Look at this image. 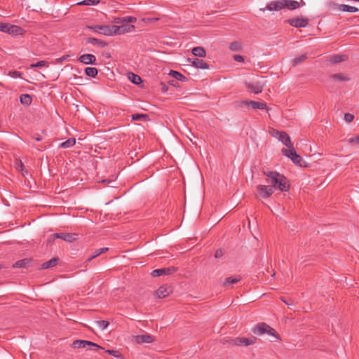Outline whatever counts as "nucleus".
Here are the masks:
<instances>
[{
  "mask_svg": "<svg viewBox=\"0 0 359 359\" xmlns=\"http://www.w3.org/2000/svg\"><path fill=\"white\" fill-rule=\"evenodd\" d=\"M263 174L266 177V182L271 184L273 189H278L284 192L290 189V182L283 175L276 171H263Z\"/></svg>",
  "mask_w": 359,
  "mask_h": 359,
  "instance_id": "nucleus-1",
  "label": "nucleus"
},
{
  "mask_svg": "<svg viewBox=\"0 0 359 359\" xmlns=\"http://www.w3.org/2000/svg\"><path fill=\"white\" fill-rule=\"evenodd\" d=\"M252 332L256 335L266 334L273 336L276 339H280L277 332L264 323L257 324L253 329Z\"/></svg>",
  "mask_w": 359,
  "mask_h": 359,
  "instance_id": "nucleus-2",
  "label": "nucleus"
},
{
  "mask_svg": "<svg viewBox=\"0 0 359 359\" xmlns=\"http://www.w3.org/2000/svg\"><path fill=\"white\" fill-rule=\"evenodd\" d=\"M252 332L256 335L266 334L273 336L276 339H280L277 332L264 323L257 324L253 329Z\"/></svg>",
  "mask_w": 359,
  "mask_h": 359,
  "instance_id": "nucleus-3",
  "label": "nucleus"
},
{
  "mask_svg": "<svg viewBox=\"0 0 359 359\" xmlns=\"http://www.w3.org/2000/svg\"><path fill=\"white\" fill-rule=\"evenodd\" d=\"M256 338H247V337H236L231 338L226 341V343L238 346H249L255 343Z\"/></svg>",
  "mask_w": 359,
  "mask_h": 359,
  "instance_id": "nucleus-4",
  "label": "nucleus"
},
{
  "mask_svg": "<svg viewBox=\"0 0 359 359\" xmlns=\"http://www.w3.org/2000/svg\"><path fill=\"white\" fill-rule=\"evenodd\" d=\"M111 29H113V35H118L124 33L131 32L134 29L135 26L123 23L121 25H112Z\"/></svg>",
  "mask_w": 359,
  "mask_h": 359,
  "instance_id": "nucleus-5",
  "label": "nucleus"
},
{
  "mask_svg": "<svg viewBox=\"0 0 359 359\" xmlns=\"http://www.w3.org/2000/svg\"><path fill=\"white\" fill-rule=\"evenodd\" d=\"M112 25H95V26H88L87 28L93 30L95 32H98L106 36H112L113 35V29H111Z\"/></svg>",
  "mask_w": 359,
  "mask_h": 359,
  "instance_id": "nucleus-6",
  "label": "nucleus"
},
{
  "mask_svg": "<svg viewBox=\"0 0 359 359\" xmlns=\"http://www.w3.org/2000/svg\"><path fill=\"white\" fill-rule=\"evenodd\" d=\"M276 138H278L284 145H285L287 148L292 147V142L290 140V137L287 134V133L284 131H278L274 130V135Z\"/></svg>",
  "mask_w": 359,
  "mask_h": 359,
  "instance_id": "nucleus-7",
  "label": "nucleus"
},
{
  "mask_svg": "<svg viewBox=\"0 0 359 359\" xmlns=\"http://www.w3.org/2000/svg\"><path fill=\"white\" fill-rule=\"evenodd\" d=\"M286 22L296 28L306 27L309 25V20L304 18H292Z\"/></svg>",
  "mask_w": 359,
  "mask_h": 359,
  "instance_id": "nucleus-8",
  "label": "nucleus"
},
{
  "mask_svg": "<svg viewBox=\"0 0 359 359\" xmlns=\"http://www.w3.org/2000/svg\"><path fill=\"white\" fill-rule=\"evenodd\" d=\"M257 189L259 196L263 198H269L274 192L273 187L266 185H258Z\"/></svg>",
  "mask_w": 359,
  "mask_h": 359,
  "instance_id": "nucleus-9",
  "label": "nucleus"
},
{
  "mask_svg": "<svg viewBox=\"0 0 359 359\" xmlns=\"http://www.w3.org/2000/svg\"><path fill=\"white\" fill-rule=\"evenodd\" d=\"M177 271V268L174 266L162 268L154 270L151 275L153 277H158L161 276L170 275L175 273Z\"/></svg>",
  "mask_w": 359,
  "mask_h": 359,
  "instance_id": "nucleus-10",
  "label": "nucleus"
},
{
  "mask_svg": "<svg viewBox=\"0 0 359 359\" xmlns=\"http://www.w3.org/2000/svg\"><path fill=\"white\" fill-rule=\"evenodd\" d=\"M73 345L75 348H84L87 346L95 347L97 349H103L102 347L98 344L87 340H75L73 342Z\"/></svg>",
  "mask_w": 359,
  "mask_h": 359,
  "instance_id": "nucleus-11",
  "label": "nucleus"
},
{
  "mask_svg": "<svg viewBox=\"0 0 359 359\" xmlns=\"http://www.w3.org/2000/svg\"><path fill=\"white\" fill-rule=\"evenodd\" d=\"M76 234L72 233H55L52 234L53 239L60 238L65 241L71 243L76 240Z\"/></svg>",
  "mask_w": 359,
  "mask_h": 359,
  "instance_id": "nucleus-12",
  "label": "nucleus"
},
{
  "mask_svg": "<svg viewBox=\"0 0 359 359\" xmlns=\"http://www.w3.org/2000/svg\"><path fill=\"white\" fill-rule=\"evenodd\" d=\"M188 61L191 63V65L198 69H208L210 68L209 65L202 59L194 58L188 59Z\"/></svg>",
  "mask_w": 359,
  "mask_h": 359,
  "instance_id": "nucleus-13",
  "label": "nucleus"
},
{
  "mask_svg": "<svg viewBox=\"0 0 359 359\" xmlns=\"http://www.w3.org/2000/svg\"><path fill=\"white\" fill-rule=\"evenodd\" d=\"M245 86L248 89L253 92L255 94H259L263 90V86L258 81L252 83L245 82Z\"/></svg>",
  "mask_w": 359,
  "mask_h": 359,
  "instance_id": "nucleus-14",
  "label": "nucleus"
},
{
  "mask_svg": "<svg viewBox=\"0 0 359 359\" xmlns=\"http://www.w3.org/2000/svg\"><path fill=\"white\" fill-rule=\"evenodd\" d=\"M284 8V4H283V0L276 1H271L269 4H268L265 8L262 9V11H264L265 9H267L270 11H280L281 9Z\"/></svg>",
  "mask_w": 359,
  "mask_h": 359,
  "instance_id": "nucleus-15",
  "label": "nucleus"
},
{
  "mask_svg": "<svg viewBox=\"0 0 359 359\" xmlns=\"http://www.w3.org/2000/svg\"><path fill=\"white\" fill-rule=\"evenodd\" d=\"M78 60L85 65H95L96 57L93 54H83L78 58Z\"/></svg>",
  "mask_w": 359,
  "mask_h": 359,
  "instance_id": "nucleus-16",
  "label": "nucleus"
},
{
  "mask_svg": "<svg viewBox=\"0 0 359 359\" xmlns=\"http://www.w3.org/2000/svg\"><path fill=\"white\" fill-rule=\"evenodd\" d=\"M172 292V289L170 286L162 285L158 287L156 293L158 298H164L168 297Z\"/></svg>",
  "mask_w": 359,
  "mask_h": 359,
  "instance_id": "nucleus-17",
  "label": "nucleus"
},
{
  "mask_svg": "<svg viewBox=\"0 0 359 359\" xmlns=\"http://www.w3.org/2000/svg\"><path fill=\"white\" fill-rule=\"evenodd\" d=\"M135 341L137 344H144V343L149 344L154 341L153 336L148 334L137 335V336H135Z\"/></svg>",
  "mask_w": 359,
  "mask_h": 359,
  "instance_id": "nucleus-18",
  "label": "nucleus"
},
{
  "mask_svg": "<svg viewBox=\"0 0 359 359\" xmlns=\"http://www.w3.org/2000/svg\"><path fill=\"white\" fill-rule=\"evenodd\" d=\"M6 33H8L13 35H22L24 33V30L19 26L8 25Z\"/></svg>",
  "mask_w": 359,
  "mask_h": 359,
  "instance_id": "nucleus-19",
  "label": "nucleus"
},
{
  "mask_svg": "<svg viewBox=\"0 0 359 359\" xmlns=\"http://www.w3.org/2000/svg\"><path fill=\"white\" fill-rule=\"evenodd\" d=\"M241 280V276H239V275L236 276L227 277L223 281L222 285H223L224 287H228V286H229L231 285L237 283Z\"/></svg>",
  "mask_w": 359,
  "mask_h": 359,
  "instance_id": "nucleus-20",
  "label": "nucleus"
},
{
  "mask_svg": "<svg viewBox=\"0 0 359 359\" xmlns=\"http://www.w3.org/2000/svg\"><path fill=\"white\" fill-rule=\"evenodd\" d=\"M32 262V259L29 258L22 259L15 262L13 264V268H25L29 267L30 263Z\"/></svg>",
  "mask_w": 359,
  "mask_h": 359,
  "instance_id": "nucleus-21",
  "label": "nucleus"
},
{
  "mask_svg": "<svg viewBox=\"0 0 359 359\" xmlns=\"http://www.w3.org/2000/svg\"><path fill=\"white\" fill-rule=\"evenodd\" d=\"M86 41L88 43L96 45L102 48H104L107 46V42L93 37L86 38Z\"/></svg>",
  "mask_w": 359,
  "mask_h": 359,
  "instance_id": "nucleus-22",
  "label": "nucleus"
},
{
  "mask_svg": "<svg viewBox=\"0 0 359 359\" xmlns=\"http://www.w3.org/2000/svg\"><path fill=\"white\" fill-rule=\"evenodd\" d=\"M325 6L328 11L335 12L341 11V5L337 4L333 1H327L325 4Z\"/></svg>",
  "mask_w": 359,
  "mask_h": 359,
  "instance_id": "nucleus-23",
  "label": "nucleus"
},
{
  "mask_svg": "<svg viewBox=\"0 0 359 359\" xmlns=\"http://www.w3.org/2000/svg\"><path fill=\"white\" fill-rule=\"evenodd\" d=\"M191 53L194 55L199 57H205L206 56V51L204 48L201 46H196L193 48Z\"/></svg>",
  "mask_w": 359,
  "mask_h": 359,
  "instance_id": "nucleus-24",
  "label": "nucleus"
},
{
  "mask_svg": "<svg viewBox=\"0 0 359 359\" xmlns=\"http://www.w3.org/2000/svg\"><path fill=\"white\" fill-rule=\"evenodd\" d=\"M59 258L58 257H53L50 259L49 261L46 262L41 264V269H47L50 267H53L56 266L59 262Z\"/></svg>",
  "mask_w": 359,
  "mask_h": 359,
  "instance_id": "nucleus-25",
  "label": "nucleus"
},
{
  "mask_svg": "<svg viewBox=\"0 0 359 359\" xmlns=\"http://www.w3.org/2000/svg\"><path fill=\"white\" fill-rule=\"evenodd\" d=\"M284 8H287L290 10H294L299 6L297 1L294 0H283Z\"/></svg>",
  "mask_w": 359,
  "mask_h": 359,
  "instance_id": "nucleus-26",
  "label": "nucleus"
},
{
  "mask_svg": "<svg viewBox=\"0 0 359 359\" xmlns=\"http://www.w3.org/2000/svg\"><path fill=\"white\" fill-rule=\"evenodd\" d=\"M346 55H334L331 56L330 61L333 64H337L348 60Z\"/></svg>",
  "mask_w": 359,
  "mask_h": 359,
  "instance_id": "nucleus-27",
  "label": "nucleus"
},
{
  "mask_svg": "<svg viewBox=\"0 0 359 359\" xmlns=\"http://www.w3.org/2000/svg\"><path fill=\"white\" fill-rule=\"evenodd\" d=\"M249 107H251L254 109H267V106L264 102H260L257 101L249 100Z\"/></svg>",
  "mask_w": 359,
  "mask_h": 359,
  "instance_id": "nucleus-28",
  "label": "nucleus"
},
{
  "mask_svg": "<svg viewBox=\"0 0 359 359\" xmlns=\"http://www.w3.org/2000/svg\"><path fill=\"white\" fill-rule=\"evenodd\" d=\"M330 79L339 81H350V78L345 76L342 73L334 74L330 76Z\"/></svg>",
  "mask_w": 359,
  "mask_h": 359,
  "instance_id": "nucleus-29",
  "label": "nucleus"
},
{
  "mask_svg": "<svg viewBox=\"0 0 359 359\" xmlns=\"http://www.w3.org/2000/svg\"><path fill=\"white\" fill-rule=\"evenodd\" d=\"M108 248H100V249H97L94 251L93 254L89 257L88 259H87V262H90L91 261L92 259H93L94 258L98 257L99 255H100L101 254L107 252L108 250Z\"/></svg>",
  "mask_w": 359,
  "mask_h": 359,
  "instance_id": "nucleus-30",
  "label": "nucleus"
},
{
  "mask_svg": "<svg viewBox=\"0 0 359 359\" xmlns=\"http://www.w3.org/2000/svg\"><path fill=\"white\" fill-rule=\"evenodd\" d=\"M84 71L88 76L92 78H95L98 74V70L95 67H86Z\"/></svg>",
  "mask_w": 359,
  "mask_h": 359,
  "instance_id": "nucleus-31",
  "label": "nucleus"
},
{
  "mask_svg": "<svg viewBox=\"0 0 359 359\" xmlns=\"http://www.w3.org/2000/svg\"><path fill=\"white\" fill-rule=\"evenodd\" d=\"M170 75H171L173 78H175V79H177L178 81H185L187 80L186 76H184L181 73L178 72L177 71L171 70L170 72Z\"/></svg>",
  "mask_w": 359,
  "mask_h": 359,
  "instance_id": "nucleus-32",
  "label": "nucleus"
},
{
  "mask_svg": "<svg viewBox=\"0 0 359 359\" xmlns=\"http://www.w3.org/2000/svg\"><path fill=\"white\" fill-rule=\"evenodd\" d=\"M20 103L25 105H29L32 103V98L28 94H23L20 97Z\"/></svg>",
  "mask_w": 359,
  "mask_h": 359,
  "instance_id": "nucleus-33",
  "label": "nucleus"
},
{
  "mask_svg": "<svg viewBox=\"0 0 359 359\" xmlns=\"http://www.w3.org/2000/svg\"><path fill=\"white\" fill-rule=\"evenodd\" d=\"M76 144V140L74 138H69L67 140L62 142L60 145L62 148H69L73 147Z\"/></svg>",
  "mask_w": 359,
  "mask_h": 359,
  "instance_id": "nucleus-34",
  "label": "nucleus"
},
{
  "mask_svg": "<svg viewBox=\"0 0 359 359\" xmlns=\"http://www.w3.org/2000/svg\"><path fill=\"white\" fill-rule=\"evenodd\" d=\"M132 119L134 121H148L149 116L146 114H134L132 115Z\"/></svg>",
  "mask_w": 359,
  "mask_h": 359,
  "instance_id": "nucleus-35",
  "label": "nucleus"
},
{
  "mask_svg": "<svg viewBox=\"0 0 359 359\" xmlns=\"http://www.w3.org/2000/svg\"><path fill=\"white\" fill-rule=\"evenodd\" d=\"M341 11L344 12L355 13L358 11V8L346 4H341Z\"/></svg>",
  "mask_w": 359,
  "mask_h": 359,
  "instance_id": "nucleus-36",
  "label": "nucleus"
},
{
  "mask_svg": "<svg viewBox=\"0 0 359 359\" xmlns=\"http://www.w3.org/2000/svg\"><path fill=\"white\" fill-rule=\"evenodd\" d=\"M128 79L131 81L134 84H140L142 83V79L140 76L135 74L133 73H130L128 75Z\"/></svg>",
  "mask_w": 359,
  "mask_h": 359,
  "instance_id": "nucleus-37",
  "label": "nucleus"
},
{
  "mask_svg": "<svg viewBox=\"0 0 359 359\" xmlns=\"http://www.w3.org/2000/svg\"><path fill=\"white\" fill-rule=\"evenodd\" d=\"M15 164V168L18 170L21 171L22 175H25V172L27 173V170H25V165L20 160H16Z\"/></svg>",
  "mask_w": 359,
  "mask_h": 359,
  "instance_id": "nucleus-38",
  "label": "nucleus"
},
{
  "mask_svg": "<svg viewBox=\"0 0 359 359\" xmlns=\"http://www.w3.org/2000/svg\"><path fill=\"white\" fill-rule=\"evenodd\" d=\"M100 3V0H83L81 2H79L78 5H85V6H92L97 5Z\"/></svg>",
  "mask_w": 359,
  "mask_h": 359,
  "instance_id": "nucleus-39",
  "label": "nucleus"
},
{
  "mask_svg": "<svg viewBox=\"0 0 359 359\" xmlns=\"http://www.w3.org/2000/svg\"><path fill=\"white\" fill-rule=\"evenodd\" d=\"M306 55H302L297 57H295L293 60H292V65L293 66H296L298 64L304 62L306 59Z\"/></svg>",
  "mask_w": 359,
  "mask_h": 359,
  "instance_id": "nucleus-40",
  "label": "nucleus"
},
{
  "mask_svg": "<svg viewBox=\"0 0 359 359\" xmlns=\"http://www.w3.org/2000/svg\"><path fill=\"white\" fill-rule=\"evenodd\" d=\"M241 45L238 41H233V42L231 43L230 46H229V49L232 51H237V50H241Z\"/></svg>",
  "mask_w": 359,
  "mask_h": 359,
  "instance_id": "nucleus-41",
  "label": "nucleus"
},
{
  "mask_svg": "<svg viewBox=\"0 0 359 359\" xmlns=\"http://www.w3.org/2000/svg\"><path fill=\"white\" fill-rule=\"evenodd\" d=\"M249 100H243L235 102L234 104L236 108H243L244 107H249Z\"/></svg>",
  "mask_w": 359,
  "mask_h": 359,
  "instance_id": "nucleus-42",
  "label": "nucleus"
},
{
  "mask_svg": "<svg viewBox=\"0 0 359 359\" xmlns=\"http://www.w3.org/2000/svg\"><path fill=\"white\" fill-rule=\"evenodd\" d=\"M292 161L294 163H295L296 165H299L301 167L303 166L302 163L304 162L303 158H302V156H300L298 154L294 155V156Z\"/></svg>",
  "mask_w": 359,
  "mask_h": 359,
  "instance_id": "nucleus-43",
  "label": "nucleus"
},
{
  "mask_svg": "<svg viewBox=\"0 0 359 359\" xmlns=\"http://www.w3.org/2000/svg\"><path fill=\"white\" fill-rule=\"evenodd\" d=\"M95 323L102 330L106 329L109 325V322L107 320H97L95 321Z\"/></svg>",
  "mask_w": 359,
  "mask_h": 359,
  "instance_id": "nucleus-44",
  "label": "nucleus"
},
{
  "mask_svg": "<svg viewBox=\"0 0 359 359\" xmlns=\"http://www.w3.org/2000/svg\"><path fill=\"white\" fill-rule=\"evenodd\" d=\"M294 147H293V145L292 144V147L291 148H288V149H282V153L283 155H285V156L287 157H290V155H292V151L294 150Z\"/></svg>",
  "mask_w": 359,
  "mask_h": 359,
  "instance_id": "nucleus-45",
  "label": "nucleus"
},
{
  "mask_svg": "<svg viewBox=\"0 0 359 359\" xmlns=\"http://www.w3.org/2000/svg\"><path fill=\"white\" fill-rule=\"evenodd\" d=\"M346 141L348 144H359V135L350 137V138L347 139Z\"/></svg>",
  "mask_w": 359,
  "mask_h": 359,
  "instance_id": "nucleus-46",
  "label": "nucleus"
},
{
  "mask_svg": "<svg viewBox=\"0 0 359 359\" xmlns=\"http://www.w3.org/2000/svg\"><path fill=\"white\" fill-rule=\"evenodd\" d=\"M46 65V62L44 60H41L36 63L30 65L31 68H35V67H41Z\"/></svg>",
  "mask_w": 359,
  "mask_h": 359,
  "instance_id": "nucleus-47",
  "label": "nucleus"
},
{
  "mask_svg": "<svg viewBox=\"0 0 359 359\" xmlns=\"http://www.w3.org/2000/svg\"><path fill=\"white\" fill-rule=\"evenodd\" d=\"M344 119L347 123H351L354 119V116L350 113H346L344 114Z\"/></svg>",
  "mask_w": 359,
  "mask_h": 359,
  "instance_id": "nucleus-48",
  "label": "nucleus"
},
{
  "mask_svg": "<svg viewBox=\"0 0 359 359\" xmlns=\"http://www.w3.org/2000/svg\"><path fill=\"white\" fill-rule=\"evenodd\" d=\"M13 78H18L22 77V73L18 71H11L8 74Z\"/></svg>",
  "mask_w": 359,
  "mask_h": 359,
  "instance_id": "nucleus-49",
  "label": "nucleus"
},
{
  "mask_svg": "<svg viewBox=\"0 0 359 359\" xmlns=\"http://www.w3.org/2000/svg\"><path fill=\"white\" fill-rule=\"evenodd\" d=\"M126 21L125 23L130 25V23L135 22L137 21V18L133 16H126L125 17Z\"/></svg>",
  "mask_w": 359,
  "mask_h": 359,
  "instance_id": "nucleus-50",
  "label": "nucleus"
},
{
  "mask_svg": "<svg viewBox=\"0 0 359 359\" xmlns=\"http://www.w3.org/2000/svg\"><path fill=\"white\" fill-rule=\"evenodd\" d=\"M106 352L116 358H119L121 355L118 351L115 350H107Z\"/></svg>",
  "mask_w": 359,
  "mask_h": 359,
  "instance_id": "nucleus-51",
  "label": "nucleus"
},
{
  "mask_svg": "<svg viewBox=\"0 0 359 359\" xmlns=\"http://www.w3.org/2000/svg\"><path fill=\"white\" fill-rule=\"evenodd\" d=\"M126 19L125 17H119V18H115L114 20V22L117 24H123L125 23Z\"/></svg>",
  "mask_w": 359,
  "mask_h": 359,
  "instance_id": "nucleus-52",
  "label": "nucleus"
},
{
  "mask_svg": "<svg viewBox=\"0 0 359 359\" xmlns=\"http://www.w3.org/2000/svg\"><path fill=\"white\" fill-rule=\"evenodd\" d=\"M233 59L236 62H243L244 61V57L241 55H235L233 56Z\"/></svg>",
  "mask_w": 359,
  "mask_h": 359,
  "instance_id": "nucleus-53",
  "label": "nucleus"
},
{
  "mask_svg": "<svg viewBox=\"0 0 359 359\" xmlns=\"http://www.w3.org/2000/svg\"><path fill=\"white\" fill-rule=\"evenodd\" d=\"M224 255V252L222 249H219L215 252V257L216 258H220Z\"/></svg>",
  "mask_w": 359,
  "mask_h": 359,
  "instance_id": "nucleus-54",
  "label": "nucleus"
},
{
  "mask_svg": "<svg viewBox=\"0 0 359 359\" xmlns=\"http://www.w3.org/2000/svg\"><path fill=\"white\" fill-rule=\"evenodd\" d=\"M8 25V23L0 22V31L6 32Z\"/></svg>",
  "mask_w": 359,
  "mask_h": 359,
  "instance_id": "nucleus-55",
  "label": "nucleus"
},
{
  "mask_svg": "<svg viewBox=\"0 0 359 359\" xmlns=\"http://www.w3.org/2000/svg\"><path fill=\"white\" fill-rule=\"evenodd\" d=\"M68 57H69L68 55H63L61 57L56 59V62L57 63H62L63 61L67 60Z\"/></svg>",
  "mask_w": 359,
  "mask_h": 359,
  "instance_id": "nucleus-56",
  "label": "nucleus"
},
{
  "mask_svg": "<svg viewBox=\"0 0 359 359\" xmlns=\"http://www.w3.org/2000/svg\"><path fill=\"white\" fill-rule=\"evenodd\" d=\"M158 20V18H143L142 21L145 22H150Z\"/></svg>",
  "mask_w": 359,
  "mask_h": 359,
  "instance_id": "nucleus-57",
  "label": "nucleus"
},
{
  "mask_svg": "<svg viewBox=\"0 0 359 359\" xmlns=\"http://www.w3.org/2000/svg\"><path fill=\"white\" fill-rule=\"evenodd\" d=\"M161 90L163 93H165V92H166L168 90V86L165 83H161Z\"/></svg>",
  "mask_w": 359,
  "mask_h": 359,
  "instance_id": "nucleus-58",
  "label": "nucleus"
},
{
  "mask_svg": "<svg viewBox=\"0 0 359 359\" xmlns=\"http://www.w3.org/2000/svg\"><path fill=\"white\" fill-rule=\"evenodd\" d=\"M281 300H282L284 303H285L287 305H288V306H291V305H292V301H290V302L286 301V300H285L284 298H283V297L281 298Z\"/></svg>",
  "mask_w": 359,
  "mask_h": 359,
  "instance_id": "nucleus-59",
  "label": "nucleus"
},
{
  "mask_svg": "<svg viewBox=\"0 0 359 359\" xmlns=\"http://www.w3.org/2000/svg\"><path fill=\"white\" fill-rule=\"evenodd\" d=\"M297 152L295 151V149L293 150L292 151V155H290V156L289 157L291 160H292V158H294V155H297Z\"/></svg>",
  "mask_w": 359,
  "mask_h": 359,
  "instance_id": "nucleus-60",
  "label": "nucleus"
},
{
  "mask_svg": "<svg viewBox=\"0 0 359 359\" xmlns=\"http://www.w3.org/2000/svg\"><path fill=\"white\" fill-rule=\"evenodd\" d=\"M55 239H53V236H52V234L48 237V240H47V242L49 243H51L52 241H53Z\"/></svg>",
  "mask_w": 359,
  "mask_h": 359,
  "instance_id": "nucleus-61",
  "label": "nucleus"
},
{
  "mask_svg": "<svg viewBox=\"0 0 359 359\" xmlns=\"http://www.w3.org/2000/svg\"><path fill=\"white\" fill-rule=\"evenodd\" d=\"M35 139H36V141H39V142L42 140V138L41 137L40 135H38L37 137H36Z\"/></svg>",
  "mask_w": 359,
  "mask_h": 359,
  "instance_id": "nucleus-62",
  "label": "nucleus"
},
{
  "mask_svg": "<svg viewBox=\"0 0 359 359\" xmlns=\"http://www.w3.org/2000/svg\"><path fill=\"white\" fill-rule=\"evenodd\" d=\"M172 82H174V80H172V82H170V84H171V85H173V83H172Z\"/></svg>",
  "mask_w": 359,
  "mask_h": 359,
  "instance_id": "nucleus-63",
  "label": "nucleus"
},
{
  "mask_svg": "<svg viewBox=\"0 0 359 359\" xmlns=\"http://www.w3.org/2000/svg\"><path fill=\"white\" fill-rule=\"evenodd\" d=\"M172 82H174V80H172V82H170V84H171V85H173V83H172Z\"/></svg>",
  "mask_w": 359,
  "mask_h": 359,
  "instance_id": "nucleus-64",
  "label": "nucleus"
}]
</instances>
